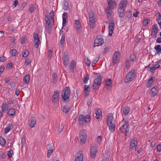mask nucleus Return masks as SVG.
Segmentation results:
<instances>
[{"mask_svg": "<svg viewBox=\"0 0 161 161\" xmlns=\"http://www.w3.org/2000/svg\"><path fill=\"white\" fill-rule=\"evenodd\" d=\"M120 125L121 126L119 128L120 130L125 134V136H127L129 132V126L128 121H124V119L121 122Z\"/></svg>", "mask_w": 161, "mask_h": 161, "instance_id": "1", "label": "nucleus"}, {"mask_svg": "<svg viewBox=\"0 0 161 161\" xmlns=\"http://www.w3.org/2000/svg\"><path fill=\"white\" fill-rule=\"evenodd\" d=\"M136 76L135 70H132L129 72L126 76L124 80L125 82V83L130 82L134 79Z\"/></svg>", "mask_w": 161, "mask_h": 161, "instance_id": "2", "label": "nucleus"}, {"mask_svg": "<svg viewBox=\"0 0 161 161\" xmlns=\"http://www.w3.org/2000/svg\"><path fill=\"white\" fill-rule=\"evenodd\" d=\"M70 94V89L69 87H65L63 90L62 98L64 101L69 98Z\"/></svg>", "mask_w": 161, "mask_h": 161, "instance_id": "3", "label": "nucleus"}, {"mask_svg": "<svg viewBox=\"0 0 161 161\" xmlns=\"http://www.w3.org/2000/svg\"><path fill=\"white\" fill-rule=\"evenodd\" d=\"M102 82V78L99 74H97L95 76V79L94 81L93 85V89L97 88V87H98L101 85Z\"/></svg>", "mask_w": 161, "mask_h": 161, "instance_id": "4", "label": "nucleus"}, {"mask_svg": "<svg viewBox=\"0 0 161 161\" xmlns=\"http://www.w3.org/2000/svg\"><path fill=\"white\" fill-rule=\"evenodd\" d=\"M104 43L103 38L102 36L100 35L97 36V38L95 40L94 43V47L102 45Z\"/></svg>", "mask_w": 161, "mask_h": 161, "instance_id": "5", "label": "nucleus"}, {"mask_svg": "<svg viewBox=\"0 0 161 161\" xmlns=\"http://www.w3.org/2000/svg\"><path fill=\"white\" fill-rule=\"evenodd\" d=\"M87 137V135L86 131L84 130H81L80 134V138L81 144H84L86 142Z\"/></svg>", "mask_w": 161, "mask_h": 161, "instance_id": "6", "label": "nucleus"}, {"mask_svg": "<svg viewBox=\"0 0 161 161\" xmlns=\"http://www.w3.org/2000/svg\"><path fill=\"white\" fill-rule=\"evenodd\" d=\"M45 18V21H46V29L47 30L48 32L49 33H51L52 29V20L50 19V18L49 17H46Z\"/></svg>", "mask_w": 161, "mask_h": 161, "instance_id": "7", "label": "nucleus"}, {"mask_svg": "<svg viewBox=\"0 0 161 161\" xmlns=\"http://www.w3.org/2000/svg\"><path fill=\"white\" fill-rule=\"evenodd\" d=\"M33 37L34 38L35 47L36 48H37L40 44V41L38 35L36 33H34Z\"/></svg>", "mask_w": 161, "mask_h": 161, "instance_id": "8", "label": "nucleus"}, {"mask_svg": "<svg viewBox=\"0 0 161 161\" xmlns=\"http://www.w3.org/2000/svg\"><path fill=\"white\" fill-rule=\"evenodd\" d=\"M158 31V28L157 24H154L152 26L151 31V36L153 37H155L156 36L157 32Z\"/></svg>", "mask_w": 161, "mask_h": 161, "instance_id": "9", "label": "nucleus"}, {"mask_svg": "<svg viewBox=\"0 0 161 161\" xmlns=\"http://www.w3.org/2000/svg\"><path fill=\"white\" fill-rule=\"evenodd\" d=\"M120 55V53L119 52L117 51L115 52L112 59L113 63L114 65L117 63L119 57Z\"/></svg>", "mask_w": 161, "mask_h": 161, "instance_id": "10", "label": "nucleus"}, {"mask_svg": "<svg viewBox=\"0 0 161 161\" xmlns=\"http://www.w3.org/2000/svg\"><path fill=\"white\" fill-rule=\"evenodd\" d=\"M107 2L108 5L107 7L109 8H111L112 9L115 8L117 4L114 0H107Z\"/></svg>", "mask_w": 161, "mask_h": 161, "instance_id": "11", "label": "nucleus"}, {"mask_svg": "<svg viewBox=\"0 0 161 161\" xmlns=\"http://www.w3.org/2000/svg\"><path fill=\"white\" fill-rule=\"evenodd\" d=\"M59 94V93L57 91L54 92L53 94L52 97V101L53 103H57Z\"/></svg>", "mask_w": 161, "mask_h": 161, "instance_id": "12", "label": "nucleus"}, {"mask_svg": "<svg viewBox=\"0 0 161 161\" xmlns=\"http://www.w3.org/2000/svg\"><path fill=\"white\" fill-rule=\"evenodd\" d=\"M64 55L62 57L63 63L65 66H67L68 64L69 56L67 52H64Z\"/></svg>", "mask_w": 161, "mask_h": 161, "instance_id": "13", "label": "nucleus"}, {"mask_svg": "<svg viewBox=\"0 0 161 161\" xmlns=\"http://www.w3.org/2000/svg\"><path fill=\"white\" fill-rule=\"evenodd\" d=\"M114 23L113 21L109 23L108 25V35L111 36L113 33V31L114 29Z\"/></svg>", "mask_w": 161, "mask_h": 161, "instance_id": "14", "label": "nucleus"}, {"mask_svg": "<svg viewBox=\"0 0 161 161\" xmlns=\"http://www.w3.org/2000/svg\"><path fill=\"white\" fill-rule=\"evenodd\" d=\"M97 152V148L96 147H92L90 149V156L93 158L96 157Z\"/></svg>", "mask_w": 161, "mask_h": 161, "instance_id": "15", "label": "nucleus"}, {"mask_svg": "<svg viewBox=\"0 0 161 161\" xmlns=\"http://www.w3.org/2000/svg\"><path fill=\"white\" fill-rule=\"evenodd\" d=\"M83 155L81 151L79 152L75 155V161H83Z\"/></svg>", "mask_w": 161, "mask_h": 161, "instance_id": "16", "label": "nucleus"}, {"mask_svg": "<svg viewBox=\"0 0 161 161\" xmlns=\"http://www.w3.org/2000/svg\"><path fill=\"white\" fill-rule=\"evenodd\" d=\"M125 8L119 7L118 9L119 16L120 18H123L125 15Z\"/></svg>", "mask_w": 161, "mask_h": 161, "instance_id": "17", "label": "nucleus"}, {"mask_svg": "<svg viewBox=\"0 0 161 161\" xmlns=\"http://www.w3.org/2000/svg\"><path fill=\"white\" fill-rule=\"evenodd\" d=\"M107 122L108 124H110L113 123H115V121L113 118V114H109L107 116Z\"/></svg>", "mask_w": 161, "mask_h": 161, "instance_id": "18", "label": "nucleus"}, {"mask_svg": "<svg viewBox=\"0 0 161 161\" xmlns=\"http://www.w3.org/2000/svg\"><path fill=\"white\" fill-rule=\"evenodd\" d=\"M150 92L152 97H154L157 94L158 92L157 87L156 86H154L150 90Z\"/></svg>", "mask_w": 161, "mask_h": 161, "instance_id": "19", "label": "nucleus"}, {"mask_svg": "<svg viewBox=\"0 0 161 161\" xmlns=\"http://www.w3.org/2000/svg\"><path fill=\"white\" fill-rule=\"evenodd\" d=\"M14 127V125L11 123H9L8 125L5 128L4 134H6Z\"/></svg>", "mask_w": 161, "mask_h": 161, "instance_id": "20", "label": "nucleus"}, {"mask_svg": "<svg viewBox=\"0 0 161 161\" xmlns=\"http://www.w3.org/2000/svg\"><path fill=\"white\" fill-rule=\"evenodd\" d=\"M137 145V141L135 140L132 139L130 141V148L132 149L135 148Z\"/></svg>", "mask_w": 161, "mask_h": 161, "instance_id": "21", "label": "nucleus"}, {"mask_svg": "<svg viewBox=\"0 0 161 161\" xmlns=\"http://www.w3.org/2000/svg\"><path fill=\"white\" fill-rule=\"evenodd\" d=\"M78 121L80 125H83L84 122L86 123L88 122V120L85 119L84 116L81 115L79 118Z\"/></svg>", "mask_w": 161, "mask_h": 161, "instance_id": "22", "label": "nucleus"}, {"mask_svg": "<svg viewBox=\"0 0 161 161\" xmlns=\"http://www.w3.org/2000/svg\"><path fill=\"white\" fill-rule=\"evenodd\" d=\"M36 123V120L33 118H31L28 121L29 125L31 128L34 127L35 126Z\"/></svg>", "mask_w": 161, "mask_h": 161, "instance_id": "23", "label": "nucleus"}, {"mask_svg": "<svg viewBox=\"0 0 161 161\" xmlns=\"http://www.w3.org/2000/svg\"><path fill=\"white\" fill-rule=\"evenodd\" d=\"M127 1L126 0H122L119 4V7L125 8L126 6Z\"/></svg>", "mask_w": 161, "mask_h": 161, "instance_id": "24", "label": "nucleus"}, {"mask_svg": "<svg viewBox=\"0 0 161 161\" xmlns=\"http://www.w3.org/2000/svg\"><path fill=\"white\" fill-rule=\"evenodd\" d=\"M15 111L13 108H11L8 110V115L10 117H13L15 115Z\"/></svg>", "mask_w": 161, "mask_h": 161, "instance_id": "25", "label": "nucleus"}, {"mask_svg": "<svg viewBox=\"0 0 161 161\" xmlns=\"http://www.w3.org/2000/svg\"><path fill=\"white\" fill-rule=\"evenodd\" d=\"M108 126L109 129L111 132H113L115 129V123H112L111 124H108Z\"/></svg>", "mask_w": 161, "mask_h": 161, "instance_id": "26", "label": "nucleus"}, {"mask_svg": "<svg viewBox=\"0 0 161 161\" xmlns=\"http://www.w3.org/2000/svg\"><path fill=\"white\" fill-rule=\"evenodd\" d=\"M54 12L53 10H51L50 13L49 15H50L48 16H46L45 17V18H46V17H49L50 18V19L52 20V21L53 22H54Z\"/></svg>", "mask_w": 161, "mask_h": 161, "instance_id": "27", "label": "nucleus"}, {"mask_svg": "<svg viewBox=\"0 0 161 161\" xmlns=\"http://www.w3.org/2000/svg\"><path fill=\"white\" fill-rule=\"evenodd\" d=\"M1 108L3 112H5L6 111L8 110V106L6 103H3L1 106Z\"/></svg>", "mask_w": 161, "mask_h": 161, "instance_id": "28", "label": "nucleus"}, {"mask_svg": "<svg viewBox=\"0 0 161 161\" xmlns=\"http://www.w3.org/2000/svg\"><path fill=\"white\" fill-rule=\"evenodd\" d=\"M154 49L156 50V53L158 54H160L161 53V47L159 45H156L154 47Z\"/></svg>", "mask_w": 161, "mask_h": 161, "instance_id": "29", "label": "nucleus"}, {"mask_svg": "<svg viewBox=\"0 0 161 161\" xmlns=\"http://www.w3.org/2000/svg\"><path fill=\"white\" fill-rule=\"evenodd\" d=\"M30 76L29 75H26L23 79V82L26 84H28L29 82Z\"/></svg>", "mask_w": 161, "mask_h": 161, "instance_id": "30", "label": "nucleus"}, {"mask_svg": "<svg viewBox=\"0 0 161 161\" xmlns=\"http://www.w3.org/2000/svg\"><path fill=\"white\" fill-rule=\"evenodd\" d=\"M75 27L77 30L80 29L81 27V25L79 20H75Z\"/></svg>", "mask_w": 161, "mask_h": 161, "instance_id": "31", "label": "nucleus"}, {"mask_svg": "<svg viewBox=\"0 0 161 161\" xmlns=\"http://www.w3.org/2000/svg\"><path fill=\"white\" fill-rule=\"evenodd\" d=\"M96 114V118L97 119H99V117H100L102 115V112L101 110L100 109H98L95 112Z\"/></svg>", "mask_w": 161, "mask_h": 161, "instance_id": "32", "label": "nucleus"}, {"mask_svg": "<svg viewBox=\"0 0 161 161\" xmlns=\"http://www.w3.org/2000/svg\"><path fill=\"white\" fill-rule=\"evenodd\" d=\"M107 13H108V18H109V16H110V18H111V17H112L114 13L112 11L111 8H107Z\"/></svg>", "mask_w": 161, "mask_h": 161, "instance_id": "33", "label": "nucleus"}, {"mask_svg": "<svg viewBox=\"0 0 161 161\" xmlns=\"http://www.w3.org/2000/svg\"><path fill=\"white\" fill-rule=\"evenodd\" d=\"M123 111L124 114L126 115L128 114L130 112L129 108L128 107H124L123 108Z\"/></svg>", "mask_w": 161, "mask_h": 161, "instance_id": "34", "label": "nucleus"}, {"mask_svg": "<svg viewBox=\"0 0 161 161\" xmlns=\"http://www.w3.org/2000/svg\"><path fill=\"white\" fill-rule=\"evenodd\" d=\"M65 42V36L64 35H62L61 39L60 40L59 46L61 47H64V44Z\"/></svg>", "mask_w": 161, "mask_h": 161, "instance_id": "35", "label": "nucleus"}, {"mask_svg": "<svg viewBox=\"0 0 161 161\" xmlns=\"http://www.w3.org/2000/svg\"><path fill=\"white\" fill-rule=\"evenodd\" d=\"M89 22L95 23V16L93 14H90L89 15Z\"/></svg>", "mask_w": 161, "mask_h": 161, "instance_id": "36", "label": "nucleus"}, {"mask_svg": "<svg viewBox=\"0 0 161 161\" xmlns=\"http://www.w3.org/2000/svg\"><path fill=\"white\" fill-rule=\"evenodd\" d=\"M112 80L111 79H108L106 80L105 85L109 87L111 86L112 85Z\"/></svg>", "mask_w": 161, "mask_h": 161, "instance_id": "37", "label": "nucleus"}, {"mask_svg": "<svg viewBox=\"0 0 161 161\" xmlns=\"http://www.w3.org/2000/svg\"><path fill=\"white\" fill-rule=\"evenodd\" d=\"M57 75L56 73H54L52 75V81L54 83H56L57 81Z\"/></svg>", "mask_w": 161, "mask_h": 161, "instance_id": "38", "label": "nucleus"}, {"mask_svg": "<svg viewBox=\"0 0 161 161\" xmlns=\"http://www.w3.org/2000/svg\"><path fill=\"white\" fill-rule=\"evenodd\" d=\"M89 78V74L88 73H87L86 75L84 77L83 83L84 84H86L87 83Z\"/></svg>", "mask_w": 161, "mask_h": 161, "instance_id": "39", "label": "nucleus"}, {"mask_svg": "<svg viewBox=\"0 0 161 161\" xmlns=\"http://www.w3.org/2000/svg\"><path fill=\"white\" fill-rule=\"evenodd\" d=\"M63 8L65 10H67L69 8V4L66 1H64L63 5Z\"/></svg>", "mask_w": 161, "mask_h": 161, "instance_id": "40", "label": "nucleus"}, {"mask_svg": "<svg viewBox=\"0 0 161 161\" xmlns=\"http://www.w3.org/2000/svg\"><path fill=\"white\" fill-rule=\"evenodd\" d=\"M76 64L75 62V60H72L70 66V69L74 70Z\"/></svg>", "mask_w": 161, "mask_h": 161, "instance_id": "41", "label": "nucleus"}, {"mask_svg": "<svg viewBox=\"0 0 161 161\" xmlns=\"http://www.w3.org/2000/svg\"><path fill=\"white\" fill-rule=\"evenodd\" d=\"M158 23L160 26V28H161V15L159 13H158Z\"/></svg>", "mask_w": 161, "mask_h": 161, "instance_id": "42", "label": "nucleus"}, {"mask_svg": "<svg viewBox=\"0 0 161 161\" xmlns=\"http://www.w3.org/2000/svg\"><path fill=\"white\" fill-rule=\"evenodd\" d=\"M29 52L27 50H24L22 53V57L24 58L26 57L28 55Z\"/></svg>", "mask_w": 161, "mask_h": 161, "instance_id": "43", "label": "nucleus"}, {"mask_svg": "<svg viewBox=\"0 0 161 161\" xmlns=\"http://www.w3.org/2000/svg\"><path fill=\"white\" fill-rule=\"evenodd\" d=\"M70 108L67 105L64 106L63 111L65 113H67L69 110Z\"/></svg>", "mask_w": 161, "mask_h": 161, "instance_id": "44", "label": "nucleus"}, {"mask_svg": "<svg viewBox=\"0 0 161 161\" xmlns=\"http://www.w3.org/2000/svg\"><path fill=\"white\" fill-rule=\"evenodd\" d=\"M17 53V51L15 49H12L10 51V53L12 56H15L16 54Z\"/></svg>", "mask_w": 161, "mask_h": 161, "instance_id": "45", "label": "nucleus"}, {"mask_svg": "<svg viewBox=\"0 0 161 161\" xmlns=\"http://www.w3.org/2000/svg\"><path fill=\"white\" fill-rule=\"evenodd\" d=\"M53 145L52 144V143H51L50 144H49L47 145V150H53Z\"/></svg>", "mask_w": 161, "mask_h": 161, "instance_id": "46", "label": "nucleus"}, {"mask_svg": "<svg viewBox=\"0 0 161 161\" xmlns=\"http://www.w3.org/2000/svg\"><path fill=\"white\" fill-rule=\"evenodd\" d=\"M35 9V8L33 4H31L30 6L29 11L31 13H32L34 11Z\"/></svg>", "mask_w": 161, "mask_h": 161, "instance_id": "47", "label": "nucleus"}, {"mask_svg": "<svg viewBox=\"0 0 161 161\" xmlns=\"http://www.w3.org/2000/svg\"><path fill=\"white\" fill-rule=\"evenodd\" d=\"M130 59L131 61L134 62L136 61V57L134 54H131L130 57Z\"/></svg>", "mask_w": 161, "mask_h": 161, "instance_id": "48", "label": "nucleus"}, {"mask_svg": "<svg viewBox=\"0 0 161 161\" xmlns=\"http://www.w3.org/2000/svg\"><path fill=\"white\" fill-rule=\"evenodd\" d=\"M6 143L5 140L3 138L0 140V144L2 146H4Z\"/></svg>", "mask_w": 161, "mask_h": 161, "instance_id": "49", "label": "nucleus"}, {"mask_svg": "<svg viewBox=\"0 0 161 161\" xmlns=\"http://www.w3.org/2000/svg\"><path fill=\"white\" fill-rule=\"evenodd\" d=\"M26 41V39L25 36L22 37L21 39V41L20 42L21 44H23L25 43V42Z\"/></svg>", "mask_w": 161, "mask_h": 161, "instance_id": "50", "label": "nucleus"}, {"mask_svg": "<svg viewBox=\"0 0 161 161\" xmlns=\"http://www.w3.org/2000/svg\"><path fill=\"white\" fill-rule=\"evenodd\" d=\"M155 80V77L154 76H152L149 80L148 83L150 85H152L153 82Z\"/></svg>", "mask_w": 161, "mask_h": 161, "instance_id": "51", "label": "nucleus"}, {"mask_svg": "<svg viewBox=\"0 0 161 161\" xmlns=\"http://www.w3.org/2000/svg\"><path fill=\"white\" fill-rule=\"evenodd\" d=\"M109 159V155L108 154L105 155L103 158V161H108Z\"/></svg>", "mask_w": 161, "mask_h": 161, "instance_id": "52", "label": "nucleus"}, {"mask_svg": "<svg viewBox=\"0 0 161 161\" xmlns=\"http://www.w3.org/2000/svg\"><path fill=\"white\" fill-rule=\"evenodd\" d=\"M31 62V60L29 58H27L25 60V64L26 65H28Z\"/></svg>", "mask_w": 161, "mask_h": 161, "instance_id": "53", "label": "nucleus"}, {"mask_svg": "<svg viewBox=\"0 0 161 161\" xmlns=\"http://www.w3.org/2000/svg\"><path fill=\"white\" fill-rule=\"evenodd\" d=\"M99 60V58H96L95 59L93 60V61H92V67H94L95 65V64Z\"/></svg>", "mask_w": 161, "mask_h": 161, "instance_id": "54", "label": "nucleus"}, {"mask_svg": "<svg viewBox=\"0 0 161 161\" xmlns=\"http://www.w3.org/2000/svg\"><path fill=\"white\" fill-rule=\"evenodd\" d=\"M125 66L127 69H128L130 66V61L129 59L127 60L125 62Z\"/></svg>", "mask_w": 161, "mask_h": 161, "instance_id": "55", "label": "nucleus"}, {"mask_svg": "<svg viewBox=\"0 0 161 161\" xmlns=\"http://www.w3.org/2000/svg\"><path fill=\"white\" fill-rule=\"evenodd\" d=\"M13 153V150L11 149H10L8 152V155L9 158H11L12 157Z\"/></svg>", "mask_w": 161, "mask_h": 161, "instance_id": "56", "label": "nucleus"}, {"mask_svg": "<svg viewBox=\"0 0 161 161\" xmlns=\"http://www.w3.org/2000/svg\"><path fill=\"white\" fill-rule=\"evenodd\" d=\"M64 125L63 123H62L61 126H59V127L58 128V131L61 133L63 129L64 128Z\"/></svg>", "mask_w": 161, "mask_h": 161, "instance_id": "57", "label": "nucleus"}, {"mask_svg": "<svg viewBox=\"0 0 161 161\" xmlns=\"http://www.w3.org/2000/svg\"><path fill=\"white\" fill-rule=\"evenodd\" d=\"M48 59H51L53 54V52L52 50H50L48 52Z\"/></svg>", "mask_w": 161, "mask_h": 161, "instance_id": "58", "label": "nucleus"}, {"mask_svg": "<svg viewBox=\"0 0 161 161\" xmlns=\"http://www.w3.org/2000/svg\"><path fill=\"white\" fill-rule=\"evenodd\" d=\"M148 24V21L147 19H144L143 21V25L146 26Z\"/></svg>", "mask_w": 161, "mask_h": 161, "instance_id": "59", "label": "nucleus"}, {"mask_svg": "<svg viewBox=\"0 0 161 161\" xmlns=\"http://www.w3.org/2000/svg\"><path fill=\"white\" fill-rule=\"evenodd\" d=\"M67 18L66 17H63V26H64L66 25L67 23L66 22Z\"/></svg>", "mask_w": 161, "mask_h": 161, "instance_id": "60", "label": "nucleus"}, {"mask_svg": "<svg viewBox=\"0 0 161 161\" xmlns=\"http://www.w3.org/2000/svg\"><path fill=\"white\" fill-rule=\"evenodd\" d=\"M102 137L101 136H98L97 138V142L99 144L102 141Z\"/></svg>", "mask_w": 161, "mask_h": 161, "instance_id": "61", "label": "nucleus"}, {"mask_svg": "<svg viewBox=\"0 0 161 161\" xmlns=\"http://www.w3.org/2000/svg\"><path fill=\"white\" fill-rule=\"evenodd\" d=\"M53 150H48L47 151V157L48 158H49L51 154L53 153Z\"/></svg>", "mask_w": 161, "mask_h": 161, "instance_id": "62", "label": "nucleus"}, {"mask_svg": "<svg viewBox=\"0 0 161 161\" xmlns=\"http://www.w3.org/2000/svg\"><path fill=\"white\" fill-rule=\"evenodd\" d=\"M157 69V67H156L153 65L152 67L150 68L149 71H150L152 73H153V71Z\"/></svg>", "mask_w": 161, "mask_h": 161, "instance_id": "63", "label": "nucleus"}, {"mask_svg": "<svg viewBox=\"0 0 161 161\" xmlns=\"http://www.w3.org/2000/svg\"><path fill=\"white\" fill-rule=\"evenodd\" d=\"M157 150L158 152L161 151V145L159 144L158 145L157 147Z\"/></svg>", "mask_w": 161, "mask_h": 161, "instance_id": "64", "label": "nucleus"}]
</instances>
